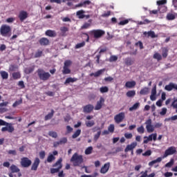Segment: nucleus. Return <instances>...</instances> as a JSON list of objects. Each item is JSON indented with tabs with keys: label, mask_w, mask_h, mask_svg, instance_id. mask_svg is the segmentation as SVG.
I'll return each mask as SVG.
<instances>
[{
	"label": "nucleus",
	"mask_w": 177,
	"mask_h": 177,
	"mask_svg": "<svg viewBox=\"0 0 177 177\" xmlns=\"http://www.w3.org/2000/svg\"><path fill=\"white\" fill-rule=\"evenodd\" d=\"M162 161V158L161 157H158L157 158L156 160H153L151 161H150L149 162V166L151 167L153 166L154 164L157 163V162H160Z\"/></svg>",
	"instance_id": "29"
},
{
	"label": "nucleus",
	"mask_w": 177,
	"mask_h": 177,
	"mask_svg": "<svg viewBox=\"0 0 177 177\" xmlns=\"http://www.w3.org/2000/svg\"><path fill=\"white\" fill-rule=\"evenodd\" d=\"M62 162H63V159L60 158L54 165H53V167L56 168H51L50 170V174H57V172L60 171L61 168H63Z\"/></svg>",
	"instance_id": "5"
},
{
	"label": "nucleus",
	"mask_w": 177,
	"mask_h": 177,
	"mask_svg": "<svg viewBox=\"0 0 177 177\" xmlns=\"http://www.w3.org/2000/svg\"><path fill=\"white\" fill-rule=\"evenodd\" d=\"M90 35L93 36L95 39H100L106 35V32L100 29L93 30L90 31Z\"/></svg>",
	"instance_id": "6"
},
{
	"label": "nucleus",
	"mask_w": 177,
	"mask_h": 177,
	"mask_svg": "<svg viewBox=\"0 0 177 177\" xmlns=\"http://www.w3.org/2000/svg\"><path fill=\"white\" fill-rule=\"evenodd\" d=\"M0 34L2 37L10 38L12 36V28L6 24L2 25L0 28Z\"/></svg>",
	"instance_id": "3"
},
{
	"label": "nucleus",
	"mask_w": 177,
	"mask_h": 177,
	"mask_svg": "<svg viewBox=\"0 0 177 177\" xmlns=\"http://www.w3.org/2000/svg\"><path fill=\"white\" fill-rule=\"evenodd\" d=\"M174 165V160H171L169 162H168L167 164H165L166 167H171Z\"/></svg>",
	"instance_id": "59"
},
{
	"label": "nucleus",
	"mask_w": 177,
	"mask_h": 177,
	"mask_svg": "<svg viewBox=\"0 0 177 177\" xmlns=\"http://www.w3.org/2000/svg\"><path fill=\"white\" fill-rule=\"evenodd\" d=\"M114 129H115V127H114V124H111L109 127H108V131L110 132V133H114Z\"/></svg>",
	"instance_id": "49"
},
{
	"label": "nucleus",
	"mask_w": 177,
	"mask_h": 177,
	"mask_svg": "<svg viewBox=\"0 0 177 177\" xmlns=\"http://www.w3.org/2000/svg\"><path fill=\"white\" fill-rule=\"evenodd\" d=\"M26 71L28 74H31V73H32V71H34V67H30L26 68Z\"/></svg>",
	"instance_id": "64"
},
{
	"label": "nucleus",
	"mask_w": 177,
	"mask_h": 177,
	"mask_svg": "<svg viewBox=\"0 0 177 177\" xmlns=\"http://www.w3.org/2000/svg\"><path fill=\"white\" fill-rule=\"evenodd\" d=\"M100 93H106L109 92V87L104 86H102L100 88Z\"/></svg>",
	"instance_id": "43"
},
{
	"label": "nucleus",
	"mask_w": 177,
	"mask_h": 177,
	"mask_svg": "<svg viewBox=\"0 0 177 177\" xmlns=\"http://www.w3.org/2000/svg\"><path fill=\"white\" fill-rule=\"evenodd\" d=\"M167 3V0H159L157 1V6L158 7L164 6Z\"/></svg>",
	"instance_id": "44"
},
{
	"label": "nucleus",
	"mask_w": 177,
	"mask_h": 177,
	"mask_svg": "<svg viewBox=\"0 0 177 177\" xmlns=\"http://www.w3.org/2000/svg\"><path fill=\"white\" fill-rule=\"evenodd\" d=\"M8 154H10V156H17V151L16 150H9L8 151Z\"/></svg>",
	"instance_id": "52"
},
{
	"label": "nucleus",
	"mask_w": 177,
	"mask_h": 177,
	"mask_svg": "<svg viewBox=\"0 0 177 177\" xmlns=\"http://www.w3.org/2000/svg\"><path fill=\"white\" fill-rule=\"evenodd\" d=\"M66 142H67V138L66 137L61 138V140H59L60 145H66Z\"/></svg>",
	"instance_id": "54"
},
{
	"label": "nucleus",
	"mask_w": 177,
	"mask_h": 177,
	"mask_svg": "<svg viewBox=\"0 0 177 177\" xmlns=\"http://www.w3.org/2000/svg\"><path fill=\"white\" fill-rule=\"evenodd\" d=\"M162 56L164 59H166L168 56V49L167 48H162Z\"/></svg>",
	"instance_id": "35"
},
{
	"label": "nucleus",
	"mask_w": 177,
	"mask_h": 177,
	"mask_svg": "<svg viewBox=\"0 0 177 177\" xmlns=\"http://www.w3.org/2000/svg\"><path fill=\"white\" fill-rule=\"evenodd\" d=\"M127 97H133L136 95V91L130 90L127 92Z\"/></svg>",
	"instance_id": "33"
},
{
	"label": "nucleus",
	"mask_w": 177,
	"mask_h": 177,
	"mask_svg": "<svg viewBox=\"0 0 177 177\" xmlns=\"http://www.w3.org/2000/svg\"><path fill=\"white\" fill-rule=\"evenodd\" d=\"M167 108L164 107L162 109V111L160 112V115H165L167 113Z\"/></svg>",
	"instance_id": "60"
},
{
	"label": "nucleus",
	"mask_w": 177,
	"mask_h": 177,
	"mask_svg": "<svg viewBox=\"0 0 177 177\" xmlns=\"http://www.w3.org/2000/svg\"><path fill=\"white\" fill-rule=\"evenodd\" d=\"M39 42L41 46H47V45H49V39L46 37L41 38Z\"/></svg>",
	"instance_id": "21"
},
{
	"label": "nucleus",
	"mask_w": 177,
	"mask_h": 177,
	"mask_svg": "<svg viewBox=\"0 0 177 177\" xmlns=\"http://www.w3.org/2000/svg\"><path fill=\"white\" fill-rule=\"evenodd\" d=\"M53 114H55V111L52 109L51 112L45 116L44 118L45 121H48V120H50L53 117Z\"/></svg>",
	"instance_id": "31"
},
{
	"label": "nucleus",
	"mask_w": 177,
	"mask_h": 177,
	"mask_svg": "<svg viewBox=\"0 0 177 177\" xmlns=\"http://www.w3.org/2000/svg\"><path fill=\"white\" fill-rule=\"evenodd\" d=\"M81 135V129H77L72 136L73 139H77V137Z\"/></svg>",
	"instance_id": "42"
},
{
	"label": "nucleus",
	"mask_w": 177,
	"mask_h": 177,
	"mask_svg": "<svg viewBox=\"0 0 177 177\" xmlns=\"http://www.w3.org/2000/svg\"><path fill=\"white\" fill-rule=\"evenodd\" d=\"M114 80V78L111 76H109L104 78V81L106 82H111Z\"/></svg>",
	"instance_id": "55"
},
{
	"label": "nucleus",
	"mask_w": 177,
	"mask_h": 177,
	"mask_svg": "<svg viewBox=\"0 0 177 177\" xmlns=\"http://www.w3.org/2000/svg\"><path fill=\"white\" fill-rule=\"evenodd\" d=\"M39 158H41V160H44V158H45V151H41L39 153Z\"/></svg>",
	"instance_id": "53"
},
{
	"label": "nucleus",
	"mask_w": 177,
	"mask_h": 177,
	"mask_svg": "<svg viewBox=\"0 0 177 177\" xmlns=\"http://www.w3.org/2000/svg\"><path fill=\"white\" fill-rule=\"evenodd\" d=\"M86 5H89V0L81 2L79 4L75 5V9H77V8H82V6H85Z\"/></svg>",
	"instance_id": "28"
},
{
	"label": "nucleus",
	"mask_w": 177,
	"mask_h": 177,
	"mask_svg": "<svg viewBox=\"0 0 177 177\" xmlns=\"http://www.w3.org/2000/svg\"><path fill=\"white\" fill-rule=\"evenodd\" d=\"M140 106V102H136L132 106L129 107V111L137 110Z\"/></svg>",
	"instance_id": "32"
},
{
	"label": "nucleus",
	"mask_w": 177,
	"mask_h": 177,
	"mask_svg": "<svg viewBox=\"0 0 177 177\" xmlns=\"http://www.w3.org/2000/svg\"><path fill=\"white\" fill-rule=\"evenodd\" d=\"M0 75L3 80H8L9 78V73L5 71H0Z\"/></svg>",
	"instance_id": "27"
},
{
	"label": "nucleus",
	"mask_w": 177,
	"mask_h": 177,
	"mask_svg": "<svg viewBox=\"0 0 177 177\" xmlns=\"http://www.w3.org/2000/svg\"><path fill=\"white\" fill-rule=\"evenodd\" d=\"M18 17L20 21H24L28 17V13L27 11L21 10L19 12Z\"/></svg>",
	"instance_id": "14"
},
{
	"label": "nucleus",
	"mask_w": 177,
	"mask_h": 177,
	"mask_svg": "<svg viewBox=\"0 0 177 177\" xmlns=\"http://www.w3.org/2000/svg\"><path fill=\"white\" fill-rule=\"evenodd\" d=\"M136 85L135 81H128L125 84V87L127 88H133Z\"/></svg>",
	"instance_id": "24"
},
{
	"label": "nucleus",
	"mask_w": 177,
	"mask_h": 177,
	"mask_svg": "<svg viewBox=\"0 0 177 177\" xmlns=\"http://www.w3.org/2000/svg\"><path fill=\"white\" fill-rule=\"evenodd\" d=\"M105 71H106V68L100 69L97 71H96L95 73H91L90 76H94L95 77H98L100 75H102V74L103 73H104Z\"/></svg>",
	"instance_id": "22"
},
{
	"label": "nucleus",
	"mask_w": 177,
	"mask_h": 177,
	"mask_svg": "<svg viewBox=\"0 0 177 177\" xmlns=\"http://www.w3.org/2000/svg\"><path fill=\"white\" fill-rule=\"evenodd\" d=\"M60 31H61V32H62V34H66V32H67V31H68V28H67L66 26L61 27Z\"/></svg>",
	"instance_id": "50"
},
{
	"label": "nucleus",
	"mask_w": 177,
	"mask_h": 177,
	"mask_svg": "<svg viewBox=\"0 0 177 177\" xmlns=\"http://www.w3.org/2000/svg\"><path fill=\"white\" fill-rule=\"evenodd\" d=\"M104 105V98L103 97H100V100L97 101V103L94 106V110L99 111L102 109Z\"/></svg>",
	"instance_id": "11"
},
{
	"label": "nucleus",
	"mask_w": 177,
	"mask_h": 177,
	"mask_svg": "<svg viewBox=\"0 0 177 177\" xmlns=\"http://www.w3.org/2000/svg\"><path fill=\"white\" fill-rule=\"evenodd\" d=\"M151 155V151L150 149L147 150L142 153L143 156H150Z\"/></svg>",
	"instance_id": "56"
},
{
	"label": "nucleus",
	"mask_w": 177,
	"mask_h": 177,
	"mask_svg": "<svg viewBox=\"0 0 177 177\" xmlns=\"http://www.w3.org/2000/svg\"><path fill=\"white\" fill-rule=\"evenodd\" d=\"M12 77L13 80H20L21 75L19 72H14L12 73Z\"/></svg>",
	"instance_id": "30"
},
{
	"label": "nucleus",
	"mask_w": 177,
	"mask_h": 177,
	"mask_svg": "<svg viewBox=\"0 0 177 177\" xmlns=\"http://www.w3.org/2000/svg\"><path fill=\"white\" fill-rule=\"evenodd\" d=\"M48 135L51 137V138H54V139H56V138H57V133H56V131H49L48 132Z\"/></svg>",
	"instance_id": "46"
},
{
	"label": "nucleus",
	"mask_w": 177,
	"mask_h": 177,
	"mask_svg": "<svg viewBox=\"0 0 177 177\" xmlns=\"http://www.w3.org/2000/svg\"><path fill=\"white\" fill-rule=\"evenodd\" d=\"M77 79L75 77H68L64 82V85H67V84H71L73 82H77Z\"/></svg>",
	"instance_id": "26"
},
{
	"label": "nucleus",
	"mask_w": 177,
	"mask_h": 177,
	"mask_svg": "<svg viewBox=\"0 0 177 177\" xmlns=\"http://www.w3.org/2000/svg\"><path fill=\"white\" fill-rule=\"evenodd\" d=\"M45 35L47 37H55L57 35V34L56 33V31L52 30H47L45 32Z\"/></svg>",
	"instance_id": "23"
},
{
	"label": "nucleus",
	"mask_w": 177,
	"mask_h": 177,
	"mask_svg": "<svg viewBox=\"0 0 177 177\" xmlns=\"http://www.w3.org/2000/svg\"><path fill=\"white\" fill-rule=\"evenodd\" d=\"M118 60V56L117 55H111L109 62H116Z\"/></svg>",
	"instance_id": "37"
},
{
	"label": "nucleus",
	"mask_w": 177,
	"mask_h": 177,
	"mask_svg": "<svg viewBox=\"0 0 177 177\" xmlns=\"http://www.w3.org/2000/svg\"><path fill=\"white\" fill-rule=\"evenodd\" d=\"M110 169V163L109 162L105 163L100 169V173L102 174H105L109 171V169Z\"/></svg>",
	"instance_id": "17"
},
{
	"label": "nucleus",
	"mask_w": 177,
	"mask_h": 177,
	"mask_svg": "<svg viewBox=\"0 0 177 177\" xmlns=\"http://www.w3.org/2000/svg\"><path fill=\"white\" fill-rule=\"evenodd\" d=\"M44 55V51L41 50H37V52L35 53L34 57L37 59L38 57H41Z\"/></svg>",
	"instance_id": "36"
},
{
	"label": "nucleus",
	"mask_w": 177,
	"mask_h": 177,
	"mask_svg": "<svg viewBox=\"0 0 177 177\" xmlns=\"http://www.w3.org/2000/svg\"><path fill=\"white\" fill-rule=\"evenodd\" d=\"M137 146L136 142H131L130 145H127V147L124 149V152L127 153L129 151H132Z\"/></svg>",
	"instance_id": "19"
},
{
	"label": "nucleus",
	"mask_w": 177,
	"mask_h": 177,
	"mask_svg": "<svg viewBox=\"0 0 177 177\" xmlns=\"http://www.w3.org/2000/svg\"><path fill=\"white\" fill-rule=\"evenodd\" d=\"M102 134V131H99L94 136V140L97 141L99 138H100V135Z\"/></svg>",
	"instance_id": "51"
},
{
	"label": "nucleus",
	"mask_w": 177,
	"mask_h": 177,
	"mask_svg": "<svg viewBox=\"0 0 177 177\" xmlns=\"http://www.w3.org/2000/svg\"><path fill=\"white\" fill-rule=\"evenodd\" d=\"M10 172L12 174H18V176L21 177V173L20 172V169L19 167L16 166V165H11V166L9 168Z\"/></svg>",
	"instance_id": "13"
},
{
	"label": "nucleus",
	"mask_w": 177,
	"mask_h": 177,
	"mask_svg": "<svg viewBox=\"0 0 177 177\" xmlns=\"http://www.w3.org/2000/svg\"><path fill=\"white\" fill-rule=\"evenodd\" d=\"M153 58L155 59H157L158 62L161 61L162 59L161 55L158 53H155V54L153 56Z\"/></svg>",
	"instance_id": "38"
},
{
	"label": "nucleus",
	"mask_w": 177,
	"mask_h": 177,
	"mask_svg": "<svg viewBox=\"0 0 177 177\" xmlns=\"http://www.w3.org/2000/svg\"><path fill=\"white\" fill-rule=\"evenodd\" d=\"M124 118H125L124 113L120 112L115 115L114 120L117 124H120L122 122V121H124Z\"/></svg>",
	"instance_id": "10"
},
{
	"label": "nucleus",
	"mask_w": 177,
	"mask_h": 177,
	"mask_svg": "<svg viewBox=\"0 0 177 177\" xmlns=\"http://www.w3.org/2000/svg\"><path fill=\"white\" fill-rule=\"evenodd\" d=\"M164 176L165 177H171V176H173V173L170 172V171H167L165 173Z\"/></svg>",
	"instance_id": "62"
},
{
	"label": "nucleus",
	"mask_w": 177,
	"mask_h": 177,
	"mask_svg": "<svg viewBox=\"0 0 177 177\" xmlns=\"http://www.w3.org/2000/svg\"><path fill=\"white\" fill-rule=\"evenodd\" d=\"M71 162H73V167H82L84 158L82 155H78L77 153H75L71 158Z\"/></svg>",
	"instance_id": "2"
},
{
	"label": "nucleus",
	"mask_w": 177,
	"mask_h": 177,
	"mask_svg": "<svg viewBox=\"0 0 177 177\" xmlns=\"http://www.w3.org/2000/svg\"><path fill=\"white\" fill-rule=\"evenodd\" d=\"M56 160V158L53 154H50L47 158V162H52L53 161H55Z\"/></svg>",
	"instance_id": "40"
},
{
	"label": "nucleus",
	"mask_w": 177,
	"mask_h": 177,
	"mask_svg": "<svg viewBox=\"0 0 177 177\" xmlns=\"http://www.w3.org/2000/svg\"><path fill=\"white\" fill-rule=\"evenodd\" d=\"M85 11L84 10H78L76 12V16L78 17V19H84L85 17Z\"/></svg>",
	"instance_id": "25"
},
{
	"label": "nucleus",
	"mask_w": 177,
	"mask_h": 177,
	"mask_svg": "<svg viewBox=\"0 0 177 177\" xmlns=\"http://www.w3.org/2000/svg\"><path fill=\"white\" fill-rule=\"evenodd\" d=\"M84 46H85V41H82V43L76 44L75 49H80V48H84Z\"/></svg>",
	"instance_id": "47"
},
{
	"label": "nucleus",
	"mask_w": 177,
	"mask_h": 177,
	"mask_svg": "<svg viewBox=\"0 0 177 177\" xmlns=\"http://www.w3.org/2000/svg\"><path fill=\"white\" fill-rule=\"evenodd\" d=\"M124 64L127 66H131L134 64V59L131 57H126L124 59Z\"/></svg>",
	"instance_id": "20"
},
{
	"label": "nucleus",
	"mask_w": 177,
	"mask_h": 177,
	"mask_svg": "<svg viewBox=\"0 0 177 177\" xmlns=\"http://www.w3.org/2000/svg\"><path fill=\"white\" fill-rule=\"evenodd\" d=\"M70 66H71V60H66L64 63L62 74H71V70L70 69Z\"/></svg>",
	"instance_id": "7"
},
{
	"label": "nucleus",
	"mask_w": 177,
	"mask_h": 177,
	"mask_svg": "<svg viewBox=\"0 0 177 177\" xmlns=\"http://www.w3.org/2000/svg\"><path fill=\"white\" fill-rule=\"evenodd\" d=\"M151 95H156V86L155 85L151 89Z\"/></svg>",
	"instance_id": "63"
},
{
	"label": "nucleus",
	"mask_w": 177,
	"mask_h": 177,
	"mask_svg": "<svg viewBox=\"0 0 177 177\" xmlns=\"http://www.w3.org/2000/svg\"><path fill=\"white\" fill-rule=\"evenodd\" d=\"M41 160L39 158H35L32 166H31V171H37L38 169V167H39V163Z\"/></svg>",
	"instance_id": "15"
},
{
	"label": "nucleus",
	"mask_w": 177,
	"mask_h": 177,
	"mask_svg": "<svg viewBox=\"0 0 177 177\" xmlns=\"http://www.w3.org/2000/svg\"><path fill=\"white\" fill-rule=\"evenodd\" d=\"M176 19V17L174 14L172 13H168L167 15V19L168 21H172V20H174Z\"/></svg>",
	"instance_id": "39"
},
{
	"label": "nucleus",
	"mask_w": 177,
	"mask_h": 177,
	"mask_svg": "<svg viewBox=\"0 0 177 177\" xmlns=\"http://www.w3.org/2000/svg\"><path fill=\"white\" fill-rule=\"evenodd\" d=\"M3 167H5V168H10V162H4L3 163Z\"/></svg>",
	"instance_id": "61"
},
{
	"label": "nucleus",
	"mask_w": 177,
	"mask_h": 177,
	"mask_svg": "<svg viewBox=\"0 0 177 177\" xmlns=\"http://www.w3.org/2000/svg\"><path fill=\"white\" fill-rule=\"evenodd\" d=\"M37 75L41 81H48L50 78V74L48 72H45L44 69L39 68L37 71Z\"/></svg>",
	"instance_id": "4"
},
{
	"label": "nucleus",
	"mask_w": 177,
	"mask_h": 177,
	"mask_svg": "<svg viewBox=\"0 0 177 177\" xmlns=\"http://www.w3.org/2000/svg\"><path fill=\"white\" fill-rule=\"evenodd\" d=\"M129 23V20L128 19H124L123 21H120L119 22V25L120 26H124V25H127V24Z\"/></svg>",
	"instance_id": "57"
},
{
	"label": "nucleus",
	"mask_w": 177,
	"mask_h": 177,
	"mask_svg": "<svg viewBox=\"0 0 177 177\" xmlns=\"http://www.w3.org/2000/svg\"><path fill=\"white\" fill-rule=\"evenodd\" d=\"M124 137L127 138V139H131L132 137H133V135L131 133H124Z\"/></svg>",
	"instance_id": "58"
},
{
	"label": "nucleus",
	"mask_w": 177,
	"mask_h": 177,
	"mask_svg": "<svg viewBox=\"0 0 177 177\" xmlns=\"http://www.w3.org/2000/svg\"><path fill=\"white\" fill-rule=\"evenodd\" d=\"M149 93V88L148 87H144L140 91V94L142 95H146Z\"/></svg>",
	"instance_id": "34"
},
{
	"label": "nucleus",
	"mask_w": 177,
	"mask_h": 177,
	"mask_svg": "<svg viewBox=\"0 0 177 177\" xmlns=\"http://www.w3.org/2000/svg\"><path fill=\"white\" fill-rule=\"evenodd\" d=\"M176 152V149L174 146H171L168 147L165 151V153L163 154V158H167L169 156H171Z\"/></svg>",
	"instance_id": "9"
},
{
	"label": "nucleus",
	"mask_w": 177,
	"mask_h": 177,
	"mask_svg": "<svg viewBox=\"0 0 177 177\" xmlns=\"http://www.w3.org/2000/svg\"><path fill=\"white\" fill-rule=\"evenodd\" d=\"M23 103V99L20 98L19 100L15 101V103L12 104V107H17V106H20Z\"/></svg>",
	"instance_id": "45"
},
{
	"label": "nucleus",
	"mask_w": 177,
	"mask_h": 177,
	"mask_svg": "<svg viewBox=\"0 0 177 177\" xmlns=\"http://www.w3.org/2000/svg\"><path fill=\"white\" fill-rule=\"evenodd\" d=\"M137 131L139 133L142 134L145 132V128L142 125H141L140 127H138Z\"/></svg>",
	"instance_id": "48"
},
{
	"label": "nucleus",
	"mask_w": 177,
	"mask_h": 177,
	"mask_svg": "<svg viewBox=\"0 0 177 177\" xmlns=\"http://www.w3.org/2000/svg\"><path fill=\"white\" fill-rule=\"evenodd\" d=\"M151 119H148L146 122H145V124H146V129L148 133H153L154 131V126H153L151 124Z\"/></svg>",
	"instance_id": "12"
},
{
	"label": "nucleus",
	"mask_w": 177,
	"mask_h": 177,
	"mask_svg": "<svg viewBox=\"0 0 177 177\" xmlns=\"http://www.w3.org/2000/svg\"><path fill=\"white\" fill-rule=\"evenodd\" d=\"M1 128V132H8L9 133H12L15 132V127L12 123L5 122V120L0 119V127H3Z\"/></svg>",
	"instance_id": "1"
},
{
	"label": "nucleus",
	"mask_w": 177,
	"mask_h": 177,
	"mask_svg": "<svg viewBox=\"0 0 177 177\" xmlns=\"http://www.w3.org/2000/svg\"><path fill=\"white\" fill-rule=\"evenodd\" d=\"M167 9V6H162L158 7V12H160V13H165V12H166Z\"/></svg>",
	"instance_id": "41"
},
{
	"label": "nucleus",
	"mask_w": 177,
	"mask_h": 177,
	"mask_svg": "<svg viewBox=\"0 0 177 177\" xmlns=\"http://www.w3.org/2000/svg\"><path fill=\"white\" fill-rule=\"evenodd\" d=\"M20 164L22 168H28L32 164V162L28 158L24 157L21 159Z\"/></svg>",
	"instance_id": "8"
},
{
	"label": "nucleus",
	"mask_w": 177,
	"mask_h": 177,
	"mask_svg": "<svg viewBox=\"0 0 177 177\" xmlns=\"http://www.w3.org/2000/svg\"><path fill=\"white\" fill-rule=\"evenodd\" d=\"M173 89L177 91V84H174L173 82H170L169 84L166 85L165 87V90L167 91H171Z\"/></svg>",
	"instance_id": "16"
},
{
	"label": "nucleus",
	"mask_w": 177,
	"mask_h": 177,
	"mask_svg": "<svg viewBox=\"0 0 177 177\" xmlns=\"http://www.w3.org/2000/svg\"><path fill=\"white\" fill-rule=\"evenodd\" d=\"M143 35L145 36V37L147 35L148 38L151 37L152 39L158 37V35H156L154 31H152V30H150V31H148V32H146V31L144 32Z\"/></svg>",
	"instance_id": "18"
}]
</instances>
